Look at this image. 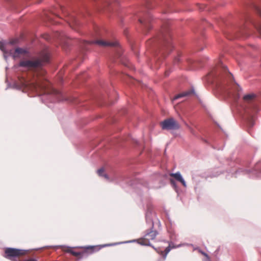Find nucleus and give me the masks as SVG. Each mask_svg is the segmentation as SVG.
<instances>
[{
	"label": "nucleus",
	"instance_id": "obj_1",
	"mask_svg": "<svg viewBox=\"0 0 261 261\" xmlns=\"http://www.w3.org/2000/svg\"><path fill=\"white\" fill-rule=\"evenodd\" d=\"M49 54L46 51L42 52L39 57L33 58L31 60H21L18 64L19 67H24L32 71L33 76L37 77L44 76L45 71L42 69V66L48 61Z\"/></svg>",
	"mask_w": 261,
	"mask_h": 261
},
{
	"label": "nucleus",
	"instance_id": "obj_2",
	"mask_svg": "<svg viewBox=\"0 0 261 261\" xmlns=\"http://www.w3.org/2000/svg\"><path fill=\"white\" fill-rule=\"evenodd\" d=\"M206 80L207 81L216 80L219 82H233L234 79L227 67L220 62L206 75Z\"/></svg>",
	"mask_w": 261,
	"mask_h": 261
},
{
	"label": "nucleus",
	"instance_id": "obj_3",
	"mask_svg": "<svg viewBox=\"0 0 261 261\" xmlns=\"http://www.w3.org/2000/svg\"><path fill=\"white\" fill-rule=\"evenodd\" d=\"M159 39L162 44L161 53L164 56L166 52L170 53L172 48L171 36L167 29H163Z\"/></svg>",
	"mask_w": 261,
	"mask_h": 261
},
{
	"label": "nucleus",
	"instance_id": "obj_4",
	"mask_svg": "<svg viewBox=\"0 0 261 261\" xmlns=\"http://www.w3.org/2000/svg\"><path fill=\"white\" fill-rule=\"evenodd\" d=\"M101 248L102 246H89L85 247V250L82 252L74 251L70 249H67L66 251L70 253L73 256L81 258L84 254H92L94 252H97Z\"/></svg>",
	"mask_w": 261,
	"mask_h": 261
},
{
	"label": "nucleus",
	"instance_id": "obj_5",
	"mask_svg": "<svg viewBox=\"0 0 261 261\" xmlns=\"http://www.w3.org/2000/svg\"><path fill=\"white\" fill-rule=\"evenodd\" d=\"M161 126L163 129L166 130H176L180 127L179 123L173 118L164 120L161 122Z\"/></svg>",
	"mask_w": 261,
	"mask_h": 261
},
{
	"label": "nucleus",
	"instance_id": "obj_6",
	"mask_svg": "<svg viewBox=\"0 0 261 261\" xmlns=\"http://www.w3.org/2000/svg\"><path fill=\"white\" fill-rule=\"evenodd\" d=\"M157 234L158 232L156 230H151L147 232L143 238L138 239L137 241L142 245L151 246L150 240L155 239Z\"/></svg>",
	"mask_w": 261,
	"mask_h": 261
},
{
	"label": "nucleus",
	"instance_id": "obj_7",
	"mask_svg": "<svg viewBox=\"0 0 261 261\" xmlns=\"http://www.w3.org/2000/svg\"><path fill=\"white\" fill-rule=\"evenodd\" d=\"M84 43L85 45L97 44L99 46L103 47H118L119 46V42L117 40L114 41H106L103 40H98L96 41H84Z\"/></svg>",
	"mask_w": 261,
	"mask_h": 261
},
{
	"label": "nucleus",
	"instance_id": "obj_8",
	"mask_svg": "<svg viewBox=\"0 0 261 261\" xmlns=\"http://www.w3.org/2000/svg\"><path fill=\"white\" fill-rule=\"evenodd\" d=\"M5 253L6 258L11 259L13 257H19L24 255L25 251L23 250L8 248L5 249Z\"/></svg>",
	"mask_w": 261,
	"mask_h": 261
},
{
	"label": "nucleus",
	"instance_id": "obj_9",
	"mask_svg": "<svg viewBox=\"0 0 261 261\" xmlns=\"http://www.w3.org/2000/svg\"><path fill=\"white\" fill-rule=\"evenodd\" d=\"M241 91L240 86L237 83H233L229 86L228 93L237 100L240 97V92Z\"/></svg>",
	"mask_w": 261,
	"mask_h": 261
},
{
	"label": "nucleus",
	"instance_id": "obj_10",
	"mask_svg": "<svg viewBox=\"0 0 261 261\" xmlns=\"http://www.w3.org/2000/svg\"><path fill=\"white\" fill-rule=\"evenodd\" d=\"M151 20V15L150 13H147L143 18H139V21L147 30L150 29L149 23Z\"/></svg>",
	"mask_w": 261,
	"mask_h": 261
},
{
	"label": "nucleus",
	"instance_id": "obj_11",
	"mask_svg": "<svg viewBox=\"0 0 261 261\" xmlns=\"http://www.w3.org/2000/svg\"><path fill=\"white\" fill-rule=\"evenodd\" d=\"M27 53L26 50L21 48H16L14 50H10L9 55L12 56L14 59L19 58L21 55H24Z\"/></svg>",
	"mask_w": 261,
	"mask_h": 261
},
{
	"label": "nucleus",
	"instance_id": "obj_12",
	"mask_svg": "<svg viewBox=\"0 0 261 261\" xmlns=\"http://www.w3.org/2000/svg\"><path fill=\"white\" fill-rule=\"evenodd\" d=\"M194 88L192 87L188 90L183 91L180 93L176 95V96H174L173 100H174L181 97L189 96L192 95H194Z\"/></svg>",
	"mask_w": 261,
	"mask_h": 261
},
{
	"label": "nucleus",
	"instance_id": "obj_13",
	"mask_svg": "<svg viewBox=\"0 0 261 261\" xmlns=\"http://www.w3.org/2000/svg\"><path fill=\"white\" fill-rule=\"evenodd\" d=\"M28 83H9V86L16 89L21 90L22 91L28 86Z\"/></svg>",
	"mask_w": 261,
	"mask_h": 261
},
{
	"label": "nucleus",
	"instance_id": "obj_14",
	"mask_svg": "<svg viewBox=\"0 0 261 261\" xmlns=\"http://www.w3.org/2000/svg\"><path fill=\"white\" fill-rule=\"evenodd\" d=\"M256 97V94L254 93H249L245 95L243 97V100L244 103H251L254 101Z\"/></svg>",
	"mask_w": 261,
	"mask_h": 261
},
{
	"label": "nucleus",
	"instance_id": "obj_15",
	"mask_svg": "<svg viewBox=\"0 0 261 261\" xmlns=\"http://www.w3.org/2000/svg\"><path fill=\"white\" fill-rule=\"evenodd\" d=\"M169 175L171 177L174 178V179L177 181L180 182L184 187H186V183L179 172L175 173H170Z\"/></svg>",
	"mask_w": 261,
	"mask_h": 261
},
{
	"label": "nucleus",
	"instance_id": "obj_16",
	"mask_svg": "<svg viewBox=\"0 0 261 261\" xmlns=\"http://www.w3.org/2000/svg\"><path fill=\"white\" fill-rule=\"evenodd\" d=\"M117 76L118 78L117 80H124V81H127L130 80L131 77L127 75H124L122 73L117 72Z\"/></svg>",
	"mask_w": 261,
	"mask_h": 261
},
{
	"label": "nucleus",
	"instance_id": "obj_17",
	"mask_svg": "<svg viewBox=\"0 0 261 261\" xmlns=\"http://www.w3.org/2000/svg\"><path fill=\"white\" fill-rule=\"evenodd\" d=\"M122 64L124 65L125 66L130 68V69H133V67L132 65L130 64V63L129 62V61L127 60V59H124L123 58L121 59L120 61Z\"/></svg>",
	"mask_w": 261,
	"mask_h": 261
},
{
	"label": "nucleus",
	"instance_id": "obj_18",
	"mask_svg": "<svg viewBox=\"0 0 261 261\" xmlns=\"http://www.w3.org/2000/svg\"><path fill=\"white\" fill-rule=\"evenodd\" d=\"M256 12L261 16V10L259 8H256ZM254 25L261 36V23H255Z\"/></svg>",
	"mask_w": 261,
	"mask_h": 261
},
{
	"label": "nucleus",
	"instance_id": "obj_19",
	"mask_svg": "<svg viewBox=\"0 0 261 261\" xmlns=\"http://www.w3.org/2000/svg\"><path fill=\"white\" fill-rule=\"evenodd\" d=\"M171 250L170 245H169L166 248L164 251H161L160 252H158L161 255H162L164 259L166 258L167 254Z\"/></svg>",
	"mask_w": 261,
	"mask_h": 261
},
{
	"label": "nucleus",
	"instance_id": "obj_20",
	"mask_svg": "<svg viewBox=\"0 0 261 261\" xmlns=\"http://www.w3.org/2000/svg\"><path fill=\"white\" fill-rule=\"evenodd\" d=\"M89 75L86 72L83 73L81 75L77 76V80L81 81H86L89 80Z\"/></svg>",
	"mask_w": 261,
	"mask_h": 261
},
{
	"label": "nucleus",
	"instance_id": "obj_21",
	"mask_svg": "<svg viewBox=\"0 0 261 261\" xmlns=\"http://www.w3.org/2000/svg\"><path fill=\"white\" fill-rule=\"evenodd\" d=\"M0 49L2 51H3V53L5 54H7L9 55V53L10 51V50H8L6 48L5 44L1 42H0Z\"/></svg>",
	"mask_w": 261,
	"mask_h": 261
},
{
	"label": "nucleus",
	"instance_id": "obj_22",
	"mask_svg": "<svg viewBox=\"0 0 261 261\" xmlns=\"http://www.w3.org/2000/svg\"><path fill=\"white\" fill-rule=\"evenodd\" d=\"M97 172L99 176L104 177L107 179H109L108 175L105 173L104 169L103 168L98 169Z\"/></svg>",
	"mask_w": 261,
	"mask_h": 261
},
{
	"label": "nucleus",
	"instance_id": "obj_23",
	"mask_svg": "<svg viewBox=\"0 0 261 261\" xmlns=\"http://www.w3.org/2000/svg\"><path fill=\"white\" fill-rule=\"evenodd\" d=\"M72 22L69 23V24L71 28H72L73 29H75V25L79 24V22L77 20V19L74 17H72Z\"/></svg>",
	"mask_w": 261,
	"mask_h": 261
},
{
	"label": "nucleus",
	"instance_id": "obj_24",
	"mask_svg": "<svg viewBox=\"0 0 261 261\" xmlns=\"http://www.w3.org/2000/svg\"><path fill=\"white\" fill-rule=\"evenodd\" d=\"M181 54H179L177 56V57H176V58H175L174 60V64H176V63H179L180 61V56H181Z\"/></svg>",
	"mask_w": 261,
	"mask_h": 261
},
{
	"label": "nucleus",
	"instance_id": "obj_25",
	"mask_svg": "<svg viewBox=\"0 0 261 261\" xmlns=\"http://www.w3.org/2000/svg\"><path fill=\"white\" fill-rule=\"evenodd\" d=\"M53 92L57 95H59V96H62V93L61 92H60V91H58L55 89H54Z\"/></svg>",
	"mask_w": 261,
	"mask_h": 261
},
{
	"label": "nucleus",
	"instance_id": "obj_26",
	"mask_svg": "<svg viewBox=\"0 0 261 261\" xmlns=\"http://www.w3.org/2000/svg\"><path fill=\"white\" fill-rule=\"evenodd\" d=\"M170 183H171V184L172 185H173V186H175V181L174 180V179H170Z\"/></svg>",
	"mask_w": 261,
	"mask_h": 261
},
{
	"label": "nucleus",
	"instance_id": "obj_27",
	"mask_svg": "<svg viewBox=\"0 0 261 261\" xmlns=\"http://www.w3.org/2000/svg\"><path fill=\"white\" fill-rule=\"evenodd\" d=\"M24 261H37L36 259H34V258H29V259H25L24 260Z\"/></svg>",
	"mask_w": 261,
	"mask_h": 261
},
{
	"label": "nucleus",
	"instance_id": "obj_28",
	"mask_svg": "<svg viewBox=\"0 0 261 261\" xmlns=\"http://www.w3.org/2000/svg\"><path fill=\"white\" fill-rule=\"evenodd\" d=\"M249 125L250 127L252 126L253 124V122H252V120H249Z\"/></svg>",
	"mask_w": 261,
	"mask_h": 261
},
{
	"label": "nucleus",
	"instance_id": "obj_29",
	"mask_svg": "<svg viewBox=\"0 0 261 261\" xmlns=\"http://www.w3.org/2000/svg\"><path fill=\"white\" fill-rule=\"evenodd\" d=\"M169 75V72H168V71H166L165 72V76H168Z\"/></svg>",
	"mask_w": 261,
	"mask_h": 261
},
{
	"label": "nucleus",
	"instance_id": "obj_30",
	"mask_svg": "<svg viewBox=\"0 0 261 261\" xmlns=\"http://www.w3.org/2000/svg\"><path fill=\"white\" fill-rule=\"evenodd\" d=\"M201 253H202L203 255H204V256H206V257L207 256V255L205 253H204V252H201Z\"/></svg>",
	"mask_w": 261,
	"mask_h": 261
},
{
	"label": "nucleus",
	"instance_id": "obj_31",
	"mask_svg": "<svg viewBox=\"0 0 261 261\" xmlns=\"http://www.w3.org/2000/svg\"><path fill=\"white\" fill-rule=\"evenodd\" d=\"M65 100H69L71 102H74V100H70V99H65Z\"/></svg>",
	"mask_w": 261,
	"mask_h": 261
},
{
	"label": "nucleus",
	"instance_id": "obj_32",
	"mask_svg": "<svg viewBox=\"0 0 261 261\" xmlns=\"http://www.w3.org/2000/svg\"><path fill=\"white\" fill-rule=\"evenodd\" d=\"M106 3H107V4L108 5H109V4H110V2H109V1H108V0H107Z\"/></svg>",
	"mask_w": 261,
	"mask_h": 261
},
{
	"label": "nucleus",
	"instance_id": "obj_33",
	"mask_svg": "<svg viewBox=\"0 0 261 261\" xmlns=\"http://www.w3.org/2000/svg\"><path fill=\"white\" fill-rule=\"evenodd\" d=\"M152 247L154 249V250H155L156 251H157V249H156V248H154V247H153V246H152Z\"/></svg>",
	"mask_w": 261,
	"mask_h": 261
},
{
	"label": "nucleus",
	"instance_id": "obj_34",
	"mask_svg": "<svg viewBox=\"0 0 261 261\" xmlns=\"http://www.w3.org/2000/svg\"><path fill=\"white\" fill-rule=\"evenodd\" d=\"M59 37H60V39H61L62 36L61 35Z\"/></svg>",
	"mask_w": 261,
	"mask_h": 261
},
{
	"label": "nucleus",
	"instance_id": "obj_35",
	"mask_svg": "<svg viewBox=\"0 0 261 261\" xmlns=\"http://www.w3.org/2000/svg\"><path fill=\"white\" fill-rule=\"evenodd\" d=\"M61 80H62V81H63V80H64V79H63V77L61 79Z\"/></svg>",
	"mask_w": 261,
	"mask_h": 261
}]
</instances>
